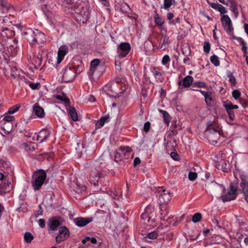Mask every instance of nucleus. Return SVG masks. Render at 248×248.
I'll return each instance as SVG.
<instances>
[{
  "instance_id": "nucleus-16",
  "label": "nucleus",
  "mask_w": 248,
  "mask_h": 248,
  "mask_svg": "<svg viewBox=\"0 0 248 248\" xmlns=\"http://www.w3.org/2000/svg\"><path fill=\"white\" fill-rule=\"evenodd\" d=\"M151 72L156 79V81L163 82L164 80L163 75L164 71L159 67H155L152 69Z\"/></svg>"
},
{
  "instance_id": "nucleus-25",
  "label": "nucleus",
  "mask_w": 248,
  "mask_h": 248,
  "mask_svg": "<svg viewBox=\"0 0 248 248\" xmlns=\"http://www.w3.org/2000/svg\"><path fill=\"white\" fill-rule=\"evenodd\" d=\"M14 8L10 5L9 4L6 2H2L0 6V11L1 13H5L8 11H12Z\"/></svg>"
},
{
  "instance_id": "nucleus-44",
  "label": "nucleus",
  "mask_w": 248,
  "mask_h": 248,
  "mask_svg": "<svg viewBox=\"0 0 248 248\" xmlns=\"http://www.w3.org/2000/svg\"><path fill=\"white\" fill-rule=\"evenodd\" d=\"M170 59L168 55H165L162 58L161 61V63L163 65H166L169 62H170Z\"/></svg>"
},
{
  "instance_id": "nucleus-2",
  "label": "nucleus",
  "mask_w": 248,
  "mask_h": 248,
  "mask_svg": "<svg viewBox=\"0 0 248 248\" xmlns=\"http://www.w3.org/2000/svg\"><path fill=\"white\" fill-rule=\"evenodd\" d=\"M23 34L24 37L32 46L42 44L46 40L44 33L36 29H27L24 31Z\"/></svg>"
},
{
  "instance_id": "nucleus-28",
  "label": "nucleus",
  "mask_w": 248,
  "mask_h": 248,
  "mask_svg": "<svg viewBox=\"0 0 248 248\" xmlns=\"http://www.w3.org/2000/svg\"><path fill=\"white\" fill-rule=\"evenodd\" d=\"M55 97L56 99L64 102L65 105H69L70 104V100L63 93L56 95Z\"/></svg>"
},
{
  "instance_id": "nucleus-29",
  "label": "nucleus",
  "mask_w": 248,
  "mask_h": 248,
  "mask_svg": "<svg viewBox=\"0 0 248 248\" xmlns=\"http://www.w3.org/2000/svg\"><path fill=\"white\" fill-rule=\"evenodd\" d=\"M170 40L168 37H165L163 38L162 44L160 43L159 47L162 50H166L169 46Z\"/></svg>"
},
{
  "instance_id": "nucleus-11",
  "label": "nucleus",
  "mask_w": 248,
  "mask_h": 248,
  "mask_svg": "<svg viewBox=\"0 0 248 248\" xmlns=\"http://www.w3.org/2000/svg\"><path fill=\"white\" fill-rule=\"evenodd\" d=\"M49 137V131L46 129H43L38 134H34L32 137V139L42 143L46 140Z\"/></svg>"
},
{
  "instance_id": "nucleus-20",
  "label": "nucleus",
  "mask_w": 248,
  "mask_h": 248,
  "mask_svg": "<svg viewBox=\"0 0 248 248\" xmlns=\"http://www.w3.org/2000/svg\"><path fill=\"white\" fill-rule=\"evenodd\" d=\"M33 112L38 117L42 118L45 116L44 109L39 106L38 103H36L34 105Z\"/></svg>"
},
{
  "instance_id": "nucleus-64",
  "label": "nucleus",
  "mask_w": 248,
  "mask_h": 248,
  "mask_svg": "<svg viewBox=\"0 0 248 248\" xmlns=\"http://www.w3.org/2000/svg\"><path fill=\"white\" fill-rule=\"evenodd\" d=\"M197 91L200 92L204 97V98L207 96L210 93V92H205L202 90H198Z\"/></svg>"
},
{
  "instance_id": "nucleus-39",
  "label": "nucleus",
  "mask_w": 248,
  "mask_h": 248,
  "mask_svg": "<svg viewBox=\"0 0 248 248\" xmlns=\"http://www.w3.org/2000/svg\"><path fill=\"white\" fill-rule=\"evenodd\" d=\"M86 187L84 185H77L74 188L75 191L77 193H82L86 190Z\"/></svg>"
},
{
  "instance_id": "nucleus-10",
  "label": "nucleus",
  "mask_w": 248,
  "mask_h": 248,
  "mask_svg": "<svg viewBox=\"0 0 248 248\" xmlns=\"http://www.w3.org/2000/svg\"><path fill=\"white\" fill-rule=\"evenodd\" d=\"M130 49L131 46L129 43H121L117 47L118 56L120 58H124L129 53Z\"/></svg>"
},
{
  "instance_id": "nucleus-55",
  "label": "nucleus",
  "mask_w": 248,
  "mask_h": 248,
  "mask_svg": "<svg viewBox=\"0 0 248 248\" xmlns=\"http://www.w3.org/2000/svg\"><path fill=\"white\" fill-rule=\"evenodd\" d=\"M29 85L32 89L34 90L38 89L40 87L39 83L30 82Z\"/></svg>"
},
{
  "instance_id": "nucleus-21",
  "label": "nucleus",
  "mask_w": 248,
  "mask_h": 248,
  "mask_svg": "<svg viewBox=\"0 0 248 248\" xmlns=\"http://www.w3.org/2000/svg\"><path fill=\"white\" fill-rule=\"evenodd\" d=\"M193 81V78L190 76H186L182 81H179V85L185 87H189Z\"/></svg>"
},
{
  "instance_id": "nucleus-27",
  "label": "nucleus",
  "mask_w": 248,
  "mask_h": 248,
  "mask_svg": "<svg viewBox=\"0 0 248 248\" xmlns=\"http://www.w3.org/2000/svg\"><path fill=\"white\" fill-rule=\"evenodd\" d=\"M223 106L225 108H228L232 111L233 109H238L239 107L236 105H233L230 100L223 102Z\"/></svg>"
},
{
  "instance_id": "nucleus-3",
  "label": "nucleus",
  "mask_w": 248,
  "mask_h": 248,
  "mask_svg": "<svg viewBox=\"0 0 248 248\" xmlns=\"http://www.w3.org/2000/svg\"><path fill=\"white\" fill-rule=\"evenodd\" d=\"M218 190L222 191V194L219 198L223 202L233 200L237 197V190L238 186V181L236 180L230 185L229 188L226 190L223 186L218 185Z\"/></svg>"
},
{
  "instance_id": "nucleus-31",
  "label": "nucleus",
  "mask_w": 248,
  "mask_h": 248,
  "mask_svg": "<svg viewBox=\"0 0 248 248\" xmlns=\"http://www.w3.org/2000/svg\"><path fill=\"white\" fill-rule=\"evenodd\" d=\"M150 209L149 207H147L145 210V212L143 213L141 215V218L144 220H147V222H149L151 218V217L149 215V212L150 211Z\"/></svg>"
},
{
  "instance_id": "nucleus-61",
  "label": "nucleus",
  "mask_w": 248,
  "mask_h": 248,
  "mask_svg": "<svg viewBox=\"0 0 248 248\" xmlns=\"http://www.w3.org/2000/svg\"><path fill=\"white\" fill-rule=\"evenodd\" d=\"M122 7L124 8V9H122V11L124 12H126L128 11V10L130 9L128 5L126 3H124L122 5Z\"/></svg>"
},
{
  "instance_id": "nucleus-60",
  "label": "nucleus",
  "mask_w": 248,
  "mask_h": 248,
  "mask_svg": "<svg viewBox=\"0 0 248 248\" xmlns=\"http://www.w3.org/2000/svg\"><path fill=\"white\" fill-rule=\"evenodd\" d=\"M150 127V124L149 122H147L145 123L144 124L143 129L145 131L147 132L149 131Z\"/></svg>"
},
{
  "instance_id": "nucleus-54",
  "label": "nucleus",
  "mask_w": 248,
  "mask_h": 248,
  "mask_svg": "<svg viewBox=\"0 0 248 248\" xmlns=\"http://www.w3.org/2000/svg\"><path fill=\"white\" fill-rule=\"evenodd\" d=\"M158 236L157 233L155 232H153L148 234L147 237L151 239H155Z\"/></svg>"
},
{
  "instance_id": "nucleus-37",
  "label": "nucleus",
  "mask_w": 248,
  "mask_h": 248,
  "mask_svg": "<svg viewBox=\"0 0 248 248\" xmlns=\"http://www.w3.org/2000/svg\"><path fill=\"white\" fill-rule=\"evenodd\" d=\"M241 95V93L238 90H234L232 92V95L233 98L236 100L239 99V102L242 103L243 99L240 98Z\"/></svg>"
},
{
  "instance_id": "nucleus-6",
  "label": "nucleus",
  "mask_w": 248,
  "mask_h": 248,
  "mask_svg": "<svg viewBox=\"0 0 248 248\" xmlns=\"http://www.w3.org/2000/svg\"><path fill=\"white\" fill-rule=\"evenodd\" d=\"M156 197L160 204L168 203L171 199L172 193L164 187H159L156 190Z\"/></svg>"
},
{
  "instance_id": "nucleus-33",
  "label": "nucleus",
  "mask_w": 248,
  "mask_h": 248,
  "mask_svg": "<svg viewBox=\"0 0 248 248\" xmlns=\"http://www.w3.org/2000/svg\"><path fill=\"white\" fill-rule=\"evenodd\" d=\"M5 48H6L5 45V43L3 44L0 42V59L2 58L6 59V57L8 56V54L5 51Z\"/></svg>"
},
{
  "instance_id": "nucleus-56",
  "label": "nucleus",
  "mask_w": 248,
  "mask_h": 248,
  "mask_svg": "<svg viewBox=\"0 0 248 248\" xmlns=\"http://www.w3.org/2000/svg\"><path fill=\"white\" fill-rule=\"evenodd\" d=\"M108 117L104 116L102 117L99 121V124L102 127L104 126L105 123L108 120Z\"/></svg>"
},
{
  "instance_id": "nucleus-7",
  "label": "nucleus",
  "mask_w": 248,
  "mask_h": 248,
  "mask_svg": "<svg viewBox=\"0 0 248 248\" xmlns=\"http://www.w3.org/2000/svg\"><path fill=\"white\" fill-rule=\"evenodd\" d=\"M234 175L237 181L238 177L241 180L240 186L242 192L244 194H248V178L239 170H236L234 172Z\"/></svg>"
},
{
  "instance_id": "nucleus-51",
  "label": "nucleus",
  "mask_w": 248,
  "mask_h": 248,
  "mask_svg": "<svg viewBox=\"0 0 248 248\" xmlns=\"http://www.w3.org/2000/svg\"><path fill=\"white\" fill-rule=\"evenodd\" d=\"M97 69V67L91 66L90 69L88 72V75L90 77H92L93 75L95 74Z\"/></svg>"
},
{
  "instance_id": "nucleus-53",
  "label": "nucleus",
  "mask_w": 248,
  "mask_h": 248,
  "mask_svg": "<svg viewBox=\"0 0 248 248\" xmlns=\"http://www.w3.org/2000/svg\"><path fill=\"white\" fill-rule=\"evenodd\" d=\"M203 50L206 53H208L210 50V45L208 42H205L203 44Z\"/></svg>"
},
{
  "instance_id": "nucleus-14",
  "label": "nucleus",
  "mask_w": 248,
  "mask_h": 248,
  "mask_svg": "<svg viewBox=\"0 0 248 248\" xmlns=\"http://www.w3.org/2000/svg\"><path fill=\"white\" fill-rule=\"evenodd\" d=\"M61 226V222L59 219L54 218L49 220L48 223V231L50 234H52L54 232Z\"/></svg>"
},
{
  "instance_id": "nucleus-57",
  "label": "nucleus",
  "mask_w": 248,
  "mask_h": 248,
  "mask_svg": "<svg viewBox=\"0 0 248 248\" xmlns=\"http://www.w3.org/2000/svg\"><path fill=\"white\" fill-rule=\"evenodd\" d=\"M38 224L39 225V226L42 228H43L45 227V219H43V218H41V219H39L38 221Z\"/></svg>"
},
{
  "instance_id": "nucleus-42",
  "label": "nucleus",
  "mask_w": 248,
  "mask_h": 248,
  "mask_svg": "<svg viewBox=\"0 0 248 248\" xmlns=\"http://www.w3.org/2000/svg\"><path fill=\"white\" fill-rule=\"evenodd\" d=\"M202 217V214L200 213H197L193 216L192 220L193 222L196 223L200 221Z\"/></svg>"
},
{
  "instance_id": "nucleus-48",
  "label": "nucleus",
  "mask_w": 248,
  "mask_h": 248,
  "mask_svg": "<svg viewBox=\"0 0 248 248\" xmlns=\"http://www.w3.org/2000/svg\"><path fill=\"white\" fill-rule=\"evenodd\" d=\"M211 93L205 97V101L207 106H211L212 104V98L211 97Z\"/></svg>"
},
{
  "instance_id": "nucleus-52",
  "label": "nucleus",
  "mask_w": 248,
  "mask_h": 248,
  "mask_svg": "<svg viewBox=\"0 0 248 248\" xmlns=\"http://www.w3.org/2000/svg\"><path fill=\"white\" fill-rule=\"evenodd\" d=\"M99 59H95L92 61L91 66L98 68L99 67Z\"/></svg>"
},
{
  "instance_id": "nucleus-50",
  "label": "nucleus",
  "mask_w": 248,
  "mask_h": 248,
  "mask_svg": "<svg viewBox=\"0 0 248 248\" xmlns=\"http://www.w3.org/2000/svg\"><path fill=\"white\" fill-rule=\"evenodd\" d=\"M193 87L203 88L205 87V83L203 82L198 81L194 83L193 84Z\"/></svg>"
},
{
  "instance_id": "nucleus-9",
  "label": "nucleus",
  "mask_w": 248,
  "mask_h": 248,
  "mask_svg": "<svg viewBox=\"0 0 248 248\" xmlns=\"http://www.w3.org/2000/svg\"><path fill=\"white\" fill-rule=\"evenodd\" d=\"M59 233L56 236V242L60 243L67 239L70 236V232L67 228L65 226H60L58 228Z\"/></svg>"
},
{
  "instance_id": "nucleus-18",
  "label": "nucleus",
  "mask_w": 248,
  "mask_h": 248,
  "mask_svg": "<svg viewBox=\"0 0 248 248\" xmlns=\"http://www.w3.org/2000/svg\"><path fill=\"white\" fill-rule=\"evenodd\" d=\"M218 163V164L216 166L218 169L222 170L224 172H228L230 170V164L229 162L225 158L220 159Z\"/></svg>"
},
{
  "instance_id": "nucleus-62",
  "label": "nucleus",
  "mask_w": 248,
  "mask_h": 248,
  "mask_svg": "<svg viewBox=\"0 0 248 248\" xmlns=\"http://www.w3.org/2000/svg\"><path fill=\"white\" fill-rule=\"evenodd\" d=\"M210 6L214 9L217 10L219 7L220 4L217 3H209Z\"/></svg>"
},
{
  "instance_id": "nucleus-26",
  "label": "nucleus",
  "mask_w": 248,
  "mask_h": 248,
  "mask_svg": "<svg viewBox=\"0 0 248 248\" xmlns=\"http://www.w3.org/2000/svg\"><path fill=\"white\" fill-rule=\"evenodd\" d=\"M79 15L82 17V19H80V20L83 23L86 22L90 17L89 12L87 9L82 10L79 13Z\"/></svg>"
},
{
  "instance_id": "nucleus-46",
  "label": "nucleus",
  "mask_w": 248,
  "mask_h": 248,
  "mask_svg": "<svg viewBox=\"0 0 248 248\" xmlns=\"http://www.w3.org/2000/svg\"><path fill=\"white\" fill-rule=\"evenodd\" d=\"M188 179L190 180V181H194L196 180V179L197 178V173L195 172H193L192 171H189V173H188Z\"/></svg>"
},
{
  "instance_id": "nucleus-5",
  "label": "nucleus",
  "mask_w": 248,
  "mask_h": 248,
  "mask_svg": "<svg viewBox=\"0 0 248 248\" xmlns=\"http://www.w3.org/2000/svg\"><path fill=\"white\" fill-rule=\"evenodd\" d=\"M32 177V186L35 191L38 190L46 179V172L44 170H39L34 172Z\"/></svg>"
},
{
  "instance_id": "nucleus-12",
  "label": "nucleus",
  "mask_w": 248,
  "mask_h": 248,
  "mask_svg": "<svg viewBox=\"0 0 248 248\" xmlns=\"http://www.w3.org/2000/svg\"><path fill=\"white\" fill-rule=\"evenodd\" d=\"M102 173L100 168L94 169L92 170L90 177V182L94 186H96L98 183V180L102 178Z\"/></svg>"
},
{
  "instance_id": "nucleus-32",
  "label": "nucleus",
  "mask_w": 248,
  "mask_h": 248,
  "mask_svg": "<svg viewBox=\"0 0 248 248\" xmlns=\"http://www.w3.org/2000/svg\"><path fill=\"white\" fill-rule=\"evenodd\" d=\"M176 4L175 0H164L163 7L167 10H169L172 6H175Z\"/></svg>"
},
{
  "instance_id": "nucleus-17",
  "label": "nucleus",
  "mask_w": 248,
  "mask_h": 248,
  "mask_svg": "<svg viewBox=\"0 0 248 248\" xmlns=\"http://www.w3.org/2000/svg\"><path fill=\"white\" fill-rule=\"evenodd\" d=\"M68 52V47L66 45H63L60 47L58 51L57 64L61 62L64 56Z\"/></svg>"
},
{
  "instance_id": "nucleus-24",
  "label": "nucleus",
  "mask_w": 248,
  "mask_h": 248,
  "mask_svg": "<svg viewBox=\"0 0 248 248\" xmlns=\"http://www.w3.org/2000/svg\"><path fill=\"white\" fill-rule=\"evenodd\" d=\"M15 17L13 15H9V16H6L2 17H0V22L3 24H8L15 22Z\"/></svg>"
},
{
  "instance_id": "nucleus-63",
  "label": "nucleus",
  "mask_w": 248,
  "mask_h": 248,
  "mask_svg": "<svg viewBox=\"0 0 248 248\" xmlns=\"http://www.w3.org/2000/svg\"><path fill=\"white\" fill-rule=\"evenodd\" d=\"M140 163V160L139 157H136L134 160V165L136 166Z\"/></svg>"
},
{
  "instance_id": "nucleus-38",
  "label": "nucleus",
  "mask_w": 248,
  "mask_h": 248,
  "mask_svg": "<svg viewBox=\"0 0 248 248\" xmlns=\"http://www.w3.org/2000/svg\"><path fill=\"white\" fill-rule=\"evenodd\" d=\"M33 235L30 232H26L24 236V239L26 242L30 243L33 239Z\"/></svg>"
},
{
  "instance_id": "nucleus-36",
  "label": "nucleus",
  "mask_w": 248,
  "mask_h": 248,
  "mask_svg": "<svg viewBox=\"0 0 248 248\" xmlns=\"http://www.w3.org/2000/svg\"><path fill=\"white\" fill-rule=\"evenodd\" d=\"M159 112L163 115L164 122L165 124H169L170 120V116L167 111L159 109Z\"/></svg>"
},
{
  "instance_id": "nucleus-43",
  "label": "nucleus",
  "mask_w": 248,
  "mask_h": 248,
  "mask_svg": "<svg viewBox=\"0 0 248 248\" xmlns=\"http://www.w3.org/2000/svg\"><path fill=\"white\" fill-rule=\"evenodd\" d=\"M229 80L232 86H235L236 84V78L232 73L228 75Z\"/></svg>"
},
{
  "instance_id": "nucleus-23",
  "label": "nucleus",
  "mask_w": 248,
  "mask_h": 248,
  "mask_svg": "<svg viewBox=\"0 0 248 248\" xmlns=\"http://www.w3.org/2000/svg\"><path fill=\"white\" fill-rule=\"evenodd\" d=\"M42 57L40 54H38L36 57L33 58L31 62L35 68H39L42 64Z\"/></svg>"
},
{
  "instance_id": "nucleus-8",
  "label": "nucleus",
  "mask_w": 248,
  "mask_h": 248,
  "mask_svg": "<svg viewBox=\"0 0 248 248\" xmlns=\"http://www.w3.org/2000/svg\"><path fill=\"white\" fill-rule=\"evenodd\" d=\"M76 77L75 69L71 65L67 66L63 72L62 79L64 82H70L74 79Z\"/></svg>"
},
{
  "instance_id": "nucleus-47",
  "label": "nucleus",
  "mask_w": 248,
  "mask_h": 248,
  "mask_svg": "<svg viewBox=\"0 0 248 248\" xmlns=\"http://www.w3.org/2000/svg\"><path fill=\"white\" fill-rule=\"evenodd\" d=\"M19 108H20L19 106H14L9 108L8 112L10 114H14L18 110V109H19Z\"/></svg>"
},
{
  "instance_id": "nucleus-1",
  "label": "nucleus",
  "mask_w": 248,
  "mask_h": 248,
  "mask_svg": "<svg viewBox=\"0 0 248 248\" xmlns=\"http://www.w3.org/2000/svg\"><path fill=\"white\" fill-rule=\"evenodd\" d=\"M0 167V195H4L10 191L9 175L12 174L13 169L9 163L2 160Z\"/></svg>"
},
{
  "instance_id": "nucleus-22",
  "label": "nucleus",
  "mask_w": 248,
  "mask_h": 248,
  "mask_svg": "<svg viewBox=\"0 0 248 248\" xmlns=\"http://www.w3.org/2000/svg\"><path fill=\"white\" fill-rule=\"evenodd\" d=\"M0 129L3 131L1 132L2 135H7L12 131V124L11 123H4L0 127Z\"/></svg>"
},
{
  "instance_id": "nucleus-35",
  "label": "nucleus",
  "mask_w": 248,
  "mask_h": 248,
  "mask_svg": "<svg viewBox=\"0 0 248 248\" xmlns=\"http://www.w3.org/2000/svg\"><path fill=\"white\" fill-rule=\"evenodd\" d=\"M69 113L71 116L72 120L76 122L77 121L78 119V114L76 111L75 108L72 107H70L69 108Z\"/></svg>"
},
{
  "instance_id": "nucleus-15",
  "label": "nucleus",
  "mask_w": 248,
  "mask_h": 248,
  "mask_svg": "<svg viewBox=\"0 0 248 248\" xmlns=\"http://www.w3.org/2000/svg\"><path fill=\"white\" fill-rule=\"evenodd\" d=\"M209 131L208 137L209 141L213 144L217 143L220 137L219 131L215 129H211Z\"/></svg>"
},
{
  "instance_id": "nucleus-58",
  "label": "nucleus",
  "mask_w": 248,
  "mask_h": 248,
  "mask_svg": "<svg viewBox=\"0 0 248 248\" xmlns=\"http://www.w3.org/2000/svg\"><path fill=\"white\" fill-rule=\"evenodd\" d=\"M170 156L175 160H178L179 155L175 152H171L170 154Z\"/></svg>"
},
{
  "instance_id": "nucleus-40",
  "label": "nucleus",
  "mask_w": 248,
  "mask_h": 248,
  "mask_svg": "<svg viewBox=\"0 0 248 248\" xmlns=\"http://www.w3.org/2000/svg\"><path fill=\"white\" fill-rule=\"evenodd\" d=\"M154 19L155 23L159 26H162L164 23V19L157 15L155 16Z\"/></svg>"
},
{
  "instance_id": "nucleus-41",
  "label": "nucleus",
  "mask_w": 248,
  "mask_h": 248,
  "mask_svg": "<svg viewBox=\"0 0 248 248\" xmlns=\"http://www.w3.org/2000/svg\"><path fill=\"white\" fill-rule=\"evenodd\" d=\"M210 61L215 66H218L220 64L218 57L215 55L210 57Z\"/></svg>"
},
{
  "instance_id": "nucleus-34",
  "label": "nucleus",
  "mask_w": 248,
  "mask_h": 248,
  "mask_svg": "<svg viewBox=\"0 0 248 248\" xmlns=\"http://www.w3.org/2000/svg\"><path fill=\"white\" fill-rule=\"evenodd\" d=\"M183 53L186 56L184 59V62L185 63L189 64L188 62H189V58L188 56L190 54V50L189 47H185L184 48H183Z\"/></svg>"
},
{
  "instance_id": "nucleus-4",
  "label": "nucleus",
  "mask_w": 248,
  "mask_h": 248,
  "mask_svg": "<svg viewBox=\"0 0 248 248\" xmlns=\"http://www.w3.org/2000/svg\"><path fill=\"white\" fill-rule=\"evenodd\" d=\"M14 35V31L7 28L1 29L0 31V37L3 43H5V45L8 49H10L12 50V48H15L16 47L17 41L13 38Z\"/></svg>"
},
{
  "instance_id": "nucleus-45",
  "label": "nucleus",
  "mask_w": 248,
  "mask_h": 248,
  "mask_svg": "<svg viewBox=\"0 0 248 248\" xmlns=\"http://www.w3.org/2000/svg\"><path fill=\"white\" fill-rule=\"evenodd\" d=\"M225 109L228 114L229 120L231 121L234 120L235 118V115L233 111L229 109L228 108H225Z\"/></svg>"
},
{
  "instance_id": "nucleus-49",
  "label": "nucleus",
  "mask_w": 248,
  "mask_h": 248,
  "mask_svg": "<svg viewBox=\"0 0 248 248\" xmlns=\"http://www.w3.org/2000/svg\"><path fill=\"white\" fill-rule=\"evenodd\" d=\"M14 120V117L13 116L11 115H8L6 113L4 115V117L3 118V120L6 121L5 123H10V122L13 121Z\"/></svg>"
},
{
  "instance_id": "nucleus-13",
  "label": "nucleus",
  "mask_w": 248,
  "mask_h": 248,
  "mask_svg": "<svg viewBox=\"0 0 248 248\" xmlns=\"http://www.w3.org/2000/svg\"><path fill=\"white\" fill-rule=\"evenodd\" d=\"M221 22L226 31L229 33L233 31L232 21L228 15H224L221 18Z\"/></svg>"
},
{
  "instance_id": "nucleus-30",
  "label": "nucleus",
  "mask_w": 248,
  "mask_h": 248,
  "mask_svg": "<svg viewBox=\"0 0 248 248\" xmlns=\"http://www.w3.org/2000/svg\"><path fill=\"white\" fill-rule=\"evenodd\" d=\"M238 41L242 46V50L243 52L244 56H247L248 54V51L246 42L241 38L238 39Z\"/></svg>"
},
{
  "instance_id": "nucleus-59",
  "label": "nucleus",
  "mask_w": 248,
  "mask_h": 248,
  "mask_svg": "<svg viewBox=\"0 0 248 248\" xmlns=\"http://www.w3.org/2000/svg\"><path fill=\"white\" fill-rule=\"evenodd\" d=\"M217 10H218L221 14L226 13L227 12L226 8L220 4L219 8Z\"/></svg>"
},
{
  "instance_id": "nucleus-19",
  "label": "nucleus",
  "mask_w": 248,
  "mask_h": 248,
  "mask_svg": "<svg viewBox=\"0 0 248 248\" xmlns=\"http://www.w3.org/2000/svg\"><path fill=\"white\" fill-rule=\"evenodd\" d=\"M92 218L79 217L75 219V224L78 227H84L93 221Z\"/></svg>"
}]
</instances>
